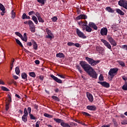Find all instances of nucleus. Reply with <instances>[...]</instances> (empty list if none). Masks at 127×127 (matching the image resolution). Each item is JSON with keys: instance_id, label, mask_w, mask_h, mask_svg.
I'll use <instances>...</instances> for the list:
<instances>
[{"instance_id": "cd10ccee", "label": "nucleus", "mask_w": 127, "mask_h": 127, "mask_svg": "<svg viewBox=\"0 0 127 127\" xmlns=\"http://www.w3.org/2000/svg\"><path fill=\"white\" fill-rule=\"evenodd\" d=\"M54 120L55 121V122H56V123H58V124H61V123L63 122V120L60 119H56V118H54Z\"/></svg>"}, {"instance_id": "3c124183", "label": "nucleus", "mask_w": 127, "mask_h": 127, "mask_svg": "<svg viewBox=\"0 0 127 127\" xmlns=\"http://www.w3.org/2000/svg\"><path fill=\"white\" fill-rule=\"evenodd\" d=\"M35 15H36V16H37V18L41 17V15L40 14V13L39 12H36V13H35Z\"/></svg>"}, {"instance_id": "c85d7f7f", "label": "nucleus", "mask_w": 127, "mask_h": 127, "mask_svg": "<svg viewBox=\"0 0 127 127\" xmlns=\"http://www.w3.org/2000/svg\"><path fill=\"white\" fill-rule=\"evenodd\" d=\"M29 75L30 77H32V78H35V77H36V74H35L34 72H29Z\"/></svg>"}, {"instance_id": "6e6d98bb", "label": "nucleus", "mask_w": 127, "mask_h": 127, "mask_svg": "<svg viewBox=\"0 0 127 127\" xmlns=\"http://www.w3.org/2000/svg\"><path fill=\"white\" fill-rule=\"evenodd\" d=\"M121 125H127V120H123L121 122Z\"/></svg>"}, {"instance_id": "de8ad7c7", "label": "nucleus", "mask_w": 127, "mask_h": 127, "mask_svg": "<svg viewBox=\"0 0 127 127\" xmlns=\"http://www.w3.org/2000/svg\"><path fill=\"white\" fill-rule=\"evenodd\" d=\"M99 81H104V76H103V74H100L99 77Z\"/></svg>"}, {"instance_id": "b1692460", "label": "nucleus", "mask_w": 127, "mask_h": 127, "mask_svg": "<svg viewBox=\"0 0 127 127\" xmlns=\"http://www.w3.org/2000/svg\"><path fill=\"white\" fill-rule=\"evenodd\" d=\"M106 10L108 11V12H111L112 13H114V12H115V10L110 6L107 7L106 8Z\"/></svg>"}, {"instance_id": "e433bc0d", "label": "nucleus", "mask_w": 127, "mask_h": 127, "mask_svg": "<svg viewBox=\"0 0 127 127\" xmlns=\"http://www.w3.org/2000/svg\"><path fill=\"white\" fill-rule=\"evenodd\" d=\"M11 18L14 19L15 18V12L13 10L11 11Z\"/></svg>"}, {"instance_id": "423d86ee", "label": "nucleus", "mask_w": 127, "mask_h": 127, "mask_svg": "<svg viewBox=\"0 0 127 127\" xmlns=\"http://www.w3.org/2000/svg\"><path fill=\"white\" fill-rule=\"evenodd\" d=\"M118 4L120 6H122L124 8L127 9V1L126 0H120L118 2Z\"/></svg>"}, {"instance_id": "864d4df0", "label": "nucleus", "mask_w": 127, "mask_h": 127, "mask_svg": "<svg viewBox=\"0 0 127 127\" xmlns=\"http://www.w3.org/2000/svg\"><path fill=\"white\" fill-rule=\"evenodd\" d=\"M20 38L23 41H25V42H27V39L24 38V37H23V36L22 35Z\"/></svg>"}, {"instance_id": "79ce46f5", "label": "nucleus", "mask_w": 127, "mask_h": 127, "mask_svg": "<svg viewBox=\"0 0 127 127\" xmlns=\"http://www.w3.org/2000/svg\"><path fill=\"white\" fill-rule=\"evenodd\" d=\"M13 60L11 61V64H10V69L11 70H12V67H13V64L14 63V62L15 60L14 59H12Z\"/></svg>"}, {"instance_id": "58836bf2", "label": "nucleus", "mask_w": 127, "mask_h": 127, "mask_svg": "<svg viewBox=\"0 0 127 127\" xmlns=\"http://www.w3.org/2000/svg\"><path fill=\"white\" fill-rule=\"evenodd\" d=\"M1 90H2V91H5V92H9V89H8V88H7L4 86H1Z\"/></svg>"}, {"instance_id": "393cba45", "label": "nucleus", "mask_w": 127, "mask_h": 127, "mask_svg": "<svg viewBox=\"0 0 127 127\" xmlns=\"http://www.w3.org/2000/svg\"><path fill=\"white\" fill-rule=\"evenodd\" d=\"M61 126H62V127H71V126L69 125L68 123H65V122H63V123H61Z\"/></svg>"}, {"instance_id": "ea45409f", "label": "nucleus", "mask_w": 127, "mask_h": 127, "mask_svg": "<svg viewBox=\"0 0 127 127\" xmlns=\"http://www.w3.org/2000/svg\"><path fill=\"white\" fill-rule=\"evenodd\" d=\"M38 20H39V22L41 23H44V19H43L41 16L38 18Z\"/></svg>"}, {"instance_id": "ddd939ff", "label": "nucleus", "mask_w": 127, "mask_h": 127, "mask_svg": "<svg viewBox=\"0 0 127 127\" xmlns=\"http://www.w3.org/2000/svg\"><path fill=\"white\" fill-rule=\"evenodd\" d=\"M24 24H28L29 26V28H30L31 27H33L34 26H35L34 25V23H33V22H32V21H31V20H29L28 21H24Z\"/></svg>"}, {"instance_id": "f3484780", "label": "nucleus", "mask_w": 127, "mask_h": 127, "mask_svg": "<svg viewBox=\"0 0 127 127\" xmlns=\"http://www.w3.org/2000/svg\"><path fill=\"white\" fill-rule=\"evenodd\" d=\"M77 20H80V19H87V15L85 14H80L76 17Z\"/></svg>"}, {"instance_id": "603ef678", "label": "nucleus", "mask_w": 127, "mask_h": 127, "mask_svg": "<svg viewBox=\"0 0 127 127\" xmlns=\"http://www.w3.org/2000/svg\"><path fill=\"white\" fill-rule=\"evenodd\" d=\"M74 43L71 42H68L67 43V45L68 46H74Z\"/></svg>"}, {"instance_id": "2eb2a0df", "label": "nucleus", "mask_w": 127, "mask_h": 127, "mask_svg": "<svg viewBox=\"0 0 127 127\" xmlns=\"http://www.w3.org/2000/svg\"><path fill=\"white\" fill-rule=\"evenodd\" d=\"M86 96L89 102H91V103H92V102L94 101V97H93V95L90 93V92H86Z\"/></svg>"}, {"instance_id": "f03ea898", "label": "nucleus", "mask_w": 127, "mask_h": 127, "mask_svg": "<svg viewBox=\"0 0 127 127\" xmlns=\"http://www.w3.org/2000/svg\"><path fill=\"white\" fill-rule=\"evenodd\" d=\"M85 60L89 64H90L91 66H96L98 63H100V61H95L94 59L89 57H86Z\"/></svg>"}, {"instance_id": "1a4fd4ad", "label": "nucleus", "mask_w": 127, "mask_h": 127, "mask_svg": "<svg viewBox=\"0 0 127 127\" xmlns=\"http://www.w3.org/2000/svg\"><path fill=\"white\" fill-rule=\"evenodd\" d=\"M101 42H102L104 44L105 46L107 47L108 49H110V50L112 49V46H111V44H110V43L107 42V40L101 39Z\"/></svg>"}, {"instance_id": "f8f14e48", "label": "nucleus", "mask_w": 127, "mask_h": 127, "mask_svg": "<svg viewBox=\"0 0 127 127\" xmlns=\"http://www.w3.org/2000/svg\"><path fill=\"white\" fill-rule=\"evenodd\" d=\"M97 83L98 84H100L103 87H104L105 88H109L110 87V83H107L106 81H98Z\"/></svg>"}, {"instance_id": "0eeeda50", "label": "nucleus", "mask_w": 127, "mask_h": 127, "mask_svg": "<svg viewBox=\"0 0 127 127\" xmlns=\"http://www.w3.org/2000/svg\"><path fill=\"white\" fill-rule=\"evenodd\" d=\"M108 39L111 45H113V46H117V42H116V41L113 37H112V36H109L108 37Z\"/></svg>"}, {"instance_id": "bb28decb", "label": "nucleus", "mask_w": 127, "mask_h": 127, "mask_svg": "<svg viewBox=\"0 0 127 127\" xmlns=\"http://www.w3.org/2000/svg\"><path fill=\"white\" fill-rule=\"evenodd\" d=\"M27 117H28V115H23L22 117V121H23L24 123L27 122Z\"/></svg>"}, {"instance_id": "2f4dec72", "label": "nucleus", "mask_w": 127, "mask_h": 127, "mask_svg": "<svg viewBox=\"0 0 127 127\" xmlns=\"http://www.w3.org/2000/svg\"><path fill=\"white\" fill-rule=\"evenodd\" d=\"M44 116V117H46V118H49V119H52V118H53V116L47 113H45Z\"/></svg>"}, {"instance_id": "6e6552de", "label": "nucleus", "mask_w": 127, "mask_h": 127, "mask_svg": "<svg viewBox=\"0 0 127 127\" xmlns=\"http://www.w3.org/2000/svg\"><path fill=\"white\" fill-rule=\"evenodd\" d=\"M76 34H77L78 36H79V37H80L81 38H87V37H86V36H85V35H84V33L80 31V30L78 28L76 29Z\"/></svg>"}, {"instance_id": "052dcab7", "label": "nucleus", "mask_w": 127, "mask_h": 127, "mask_svg": "<svg viewBox=\"0 0 127 127\" xmlns=\"http://www.w3.org/2000/svg\"><path fill=\"white\" fill-rule=\"evenodd\" d=\"M123 80H124V81H125V83H127V77L125 75L123 76L122 77Z\"/></svg>"}, {"instance_id": "473e14b6", "label": "nucleus", "mask_w": 127, "mask_h": 127, "mask_svg": "<svg viewBox=\"0 0 127 127\" xmlns=\"http://www.w3.org/2000/svg\"><path fill=\"white\" fill-rule=\"evenodd\" d=\"M86 31L87 32H92V28L89 27V26H86Z\"/></svg>"}, {"instance_id": "39448f33", "label": "nucleus", "mask_w": 127, "mask_h": 127, "mask_svg": "<svg viewBox=\"0 0 127 127\" xmlns=\"http://www.w3.org/2000/svg\"><path fill=\"white\" fill-rule=\"evenodd\" d=\"M46 32L48 35L46 36L47 38L49 39H54V35H53V33L48 28H46Z\"/></svg>"}, {"instance_id": "774afa93", "label": "nucleus", "mask_w": 127, "mask_h": 127, "mask_svg": "<svg viewBox=\"0 0 127 127\" xmlns=\"http://www.w3.org/2000/svg\"><path fill=\"white\" fill-rule=\"evenodd\" d=\"M111 127L110 124L108 125H104L102 126L101 127Z\"/></svg>"}, {"instance_id": "4d7b16f0", "label": "nucleus", "mask_w": 127, "mask_h": 127, "mask_svg": "<svg viewBox=\"0 0 127 127\" xmlns=\"http://www.w3.org/2000/svg\"><path fill=\"white\" fill-rule=\"evenodd\" d=\"M15 34L16 35H17V36H19V37H20L21 36H22V35L21 34H20V33L18 32H16L15 33Z\"/></svg>"}, {"instance_id": "c9c22d12", "label": "nucleus", "mask_w": 127, "mask_h": 127, "mask_svg": "<svg viewBox=\"0 0 127 127\" xmlns=\"http://www.w3.org/2000/svg\"><path fill=\"white\" fill-rule=\"evenodd\" d=\"M118 63L119 65H121L122 67H125L126 66V64L122 61H119Z\"/></svg>"}, {"instance_id": "a18cd8bd", "label": "nucleus", "mask_w": 127, "mask_h": 127, "mask_svg": "<svg viewBox=\"0 0 127 127\" xmlns=\"http://www.w3.org/2000/svg\"><path fill=\"white\" fill-rule=\"evenodd\" d=\"M24 115L28 116V112H27V109L26 108L24 109Z\"/></svg>"}, {"instance_id": "69168bd1", "label": "nucleus", "mask_w": 127, "mask_h": 127, "mask_svg": "<svg viewBox=\"0 0 127 127\" xmlns=\"http://www.w3.org/2000/svg\"><path fill=\"white\" fill-rule=\"evenodd\" d=\"M74 46H75L76 47H77V48H79V47H80V44L79 43H74Z\"/></svg>"}, {"instance_id": "4be33fe9", "label": "nucleus", "mask_w": 127, "mask_h": 127, "mask_svg": "<svg viewBox=\"0 0 127 127\" xmlns=\"http://www.w3.org/2000/svg\"><path fill=\"white\" fill-rule=\"evenodd\" d=\"M116 12L120 14V15H125V12H124L122 10L120 9L119 8L116 9Z\"/></svg>"}, {"instance_id": "8fccbe9b", "label": "nucleus", "mask_w": 127, "mask_h": 127, "mask_svg": "<svg viewBox=\"0 0 127 127\" xmlns=\"http://www.w3.org/2000/svg\"><path fill=\"white\" fill-rule=\"evenodd\" d=\"M30 118L31 120H36V118L33 116V115L30 114Z\"/></svg>"}, {"instance_id": "4c0bfd02", "label": "nucleus", "mask_w": 127, "mask_h": 127, "mask_svg": "<svg viewBox=\"0 0 127 127\" xmlns=\"http://www.w3.org/2000/svg\"><path fill=\"white\" fill-rule=\"evenodd\" d=\"M81 114H82V115H83V116H85L86 117H91V114H90L87 112H82L81 113Z\"/></svg>"}, {"instance_id": "f257e3e1", "label": "nucleus", "mask_w": 127, "mask_h": 127, "mask_svg": "<svg viewBox=\"0 0 127 127\" xmlns=\"http://www.w3.org/2000/svg\"><path fill=\"white\" fill-rule=\"evenodd\" d=\"M79 64L90 77L95 79L98 78V73H97L94 68L88 64L87 62L81 61L80 62Z\"/></svg>"}, {"instance_id": "c756f323", "label": "nucleus", "mask_w": 127, "mask_h": 127, "mask_svg": "<svg viewBox=\"0 0 127 127\" xmlns=\"http://www.w3.org/2000/svg\"><path fill=\"white\" fill-rule=\"evenodd\" d=\"M15 71L17 75H19V74L20 73V69H19V67H16Z\"/></svg>"}, {"instance_id": "13d9d810", "label": "nucleus", "mask_w": 127, "mask_h": 127, "mask_svg": "<svg viewBox=\"0 0 127 127\" xmlns=\"http://www.w3.org/2000/svg\"><path fill=\"white\" fill-rule=\"evenodd\" d=\"M32 14H35V12L34 11H31L28 13L29 15H32Z\"/></svg>"}, {"instance_id": "5fc2aeb1", "label": "nucleus", "mask_w": 127, "mask_h": 127, "mask_svg": "<svg viewBox=\"0 0 127 127\" xmlns=\"http://www.w3.org/2000/svg\"><path fill=\"white\" fill-rule=\"evenodd\" d=\"M88 22L87 21L85 20L84 22L83 23V24L82 25V26H88Z\"/></svg>"}, {"instance_id": "4468645a", "label": "nucleus", "mask_w": 127, "mask_h": 127, "mask_svg": "<svg viewBox=\"0 0 127 127\" xmlns=\"http://www.w3.org/2000/svg\"><path fill=\"white\" fill-rule=\"evenodd\" d=\"M90 28H93L94 30H98V27L94 22H90L88 24Z\"/></svg>"}, {"instance_id": "37998d69", "label": "nucleus", "mask_w": 127, "mask_h": 127, "mask_svg": "<svg viewBox=\"0 0 127 127\" xmlns=\"http://www.w3.org/2000/svg\"><path fill=\"white\" fill-rule=\"evenodd\" d=\"M30 31L32 32L33 33H34L35 32V26H34V27H31V28H29Z\"/></svg>"}, {"instance_id": "09e8293b", "label": "nucleus", "mask_w": 127, "mask_h": 127, "mask_svg": "<svg viewBox=\"0 0 127 127\" xmlns=\"http://www.w3.org/2000/svg\"><path fill=\"white\" fill-rule=\"evenodd\" d=\"M27 18V16L26 15V14L25 13H24L22 16V19H26Z\"/></svg>"}, {"instance_id": "20e7f679", "label": "nucleus", "mask_w": 127, "mask_h": 127, "mask_svg": "<svg viewBox=\"0 0 127 127\" xmlns=\"http://www.w3.org/2000/svg\"><path fill=\"white\" fill-rule=\"evenodd\" d=\"M8 98L6 99L5 100V110L6 111L9 109V104L12 102L11 100V96L9 94H7Z\"/></svg>"}, {"instance_id": "412c9836", "label": "nucleus", "mask_w": 127, "mask_h": 127, "mask_svg": "<svg viewBox=\"0 0 127 127\" xmlns=\"http://www.w3.org/2000/svg\"><path fill=\"white\" fill-rule=\"evenodd\" d=\"M0 10L2 11V12L3 13H5V7H4V6L0 3Z\"/></svg>"}, {"instance_id": "a19ab883", "label": "nucleus", "mask_w": 127, "mask_h": 127, "mask_svg": "<svg viewBox=\"0 0 127 127\" xmlns=\"http://www.w3.org/2000/svg\"><path fill=\"white\" fill-rule=\"evenodd\" d=\"M52 99H53V100H55V101H57L58 102L60 101V99H59V98L57 97V96H52Z\"/></svg>"}, {"instance_id": "7ed1b4c3", "label": "nucleus", "mask_w": 127, "mask_h": 127, "mask_svg": "<svg viewBox=\"0 0 127 127\" xmlns=\"http://www.w3.org/2000/svg\"><path fill=\"white\" fill-rule=\"evenodd\" d=\"M118 71H119V68H111L108 73L109 76H110L111 78L113 79V78H114V77H115L116 75L118 74Z\"/></svg>"}, {"instance_id": "7c9ffc66", "label": "nucleus", "mask_w": 127, "mask_h": 127, "mask_svg": "<svg viewBox=\"0 0 127 127\" xmlns=\"http://www.w3.org/2000/svg\"><path fill=\"white\" fill-rule=\"evenodd\" d=\"M15 41H16L17 44H18V45H19V46H20V47H22V48H23V45H22V44L21 43V42H20V41H19V40L16 39Z\"/></svg>"}, {"instance_id": "0e129e2a", "label": "nucleus", "mask_w": 127, "mask_h": 127, "mask_svg": "<svg viewBox=\"0 0 127 127\" xmlns=\"http://www.w3.org/2000/svg\"><path fill=\"white\" fill-rule=\"evenodd\" d=\"M35 63L37 65H39V64H40V62L39 61V60H36V61H35Z\"/></svg>"}, {"instance_id": "680f3d73", "label": "nucleus", "mask_w": 127, "mask_h": 127, "mask_svg": "<svg viewBox=\"0 0 127 127\" xmlns=\"http://www.w3.org/2000/svg\"><path fill=\"white\" fill-rule=\"evenodd\" d=\"M32 44H33L32 42V43H31V42H28L27 43V46H30V47L32 46Z\"/></svg>"}, {"instance_id": "338daca9", "label": "nucleus", "mask_w": 127, "mask_h": 127, "mask_svg": "<svg viewBox=\"0 0 127 127\" xmlns=\"http://www.w3.org/2000/svg\"><path fill=\"white\" fill-rule=\"evenodd\" d=\"M122 48H123V49H126V50H127V45H124L122 46Z\"/></svg>"}, {"instance_id": "6ab92c4d", "label": "nucleus", "mask_w": 127, "mask_h": 127, "mask_svg": "<svg viewBox=\"0 0 127 127\" xmlns=\"http://www.w3.org/2000/svg\"><path fill=\"white\" fill-rule=\"evenodd\" d=\"M32 42L33 43V49L35 50H37V48H38V46L37 45V43L34 40H32Z\"/></svg>"}, {"instance_id": "bf43d9fd", "label": "nucleus", "mask_w": 127, "mask_h": 127, "mask_svg": "<svg viewBox=\"0 0 127 127\" xmlns=\"http://www.w3.org/2000/svg\"><path fill=\"white\" fill-rule=\"evenodd\" d=\"M39 125H40V121H38L36 123V127H39Z\"/></svg>"}, {"instance_id": "f704fd0d", "label": "nucleus", "mask_w": 127, "mask_h": 127, "mask_svg": "<svg viewBox=\"0 0 127 127\" xmlns=\"http://www.w3.org/2000/svg\"><path fill=\"white\" fill-rule=\"evenodd\" d=\"M122 89L124 91H127V82H125V84H124V85L122 87Z\"/></svg>"}, {"instance_id": "9b49d317", "label": "nucleus", "mask_w": 127, "mask_h": 127, "mask_svg": "<svg viewBox=\"0 0 127 127\" xmlns=\"http://www.w3.org/2000/svg\"><path fill=\"white\" fill-rule=\"evenodd\" d=\"M100 34L102 36H105L108 34V29L106 27L101 29Z\"/></svg>"}, {"instance_id": "a211bd4d", "label": "nucleus", "mask_w": 127, "mask_h": 127, "mask_svg": "<svg viewBox=\"0 0 127 127\" xmlns=\"http://www.w3.org/2000/svg\"><path fill=\"white\" fill-rule=\"evenodd\" d=\"M96 51H98L99 53H103V52H104V48L101 47H96Z\"/></svg>"}, {"instance_id": "9d476101", "label": "nucleus", "mask_w": 127, "mask_h": 127, "mask_svg": "<svg viewBox=\"0 0 127 127\" xmlns=\"http://www.w3.org/2000/svg\"><path fill=\"white\" fill-rule=\"evenodd\" d=\"M51 78H52L54 81L57 82V83H59V84H62V80L58 78L57 77L54 76L53 74L51 75Z\"/></svg>"}, {"instance_id": "a878e982", "label": "nucleus", "mask_w": 127, "mask_h": 127, "mask_svg": "<svg viewBox=\"0 0 127 127\" xmlns=\"http://www.w3.org/2000/svg\"><path fill=\"white\" fill-rule=\"evenodd\" d=\"M37 17L35 16H33L32 17V20L35 22L36 24H38V20L37 19Z\"/></svg>"}, {"instance_id": "72a5a7b5", "label": "nucleus", "mask_w": 127, "mask_h": 127, "mask_svg": "<svg viewBox=\"0 0 127 127\" xmlns=\"http://www.w3.org/2000/svg\"><path fill=\"white\" fill-rule=\"evenodd\" d=\"M38 2L41 3V5H44L45 4V0H37Z\"/></svg>"}, {"instance_id": "c03bdc74", "label": "nucleus", "mask_w": 127, "mask_h": 127, "mask_svg": "<svg viewBox=\"0 0 127 127\" xmlns=\"http://www.w3.org/2000/svg\"><path fill=\"white\" fill-rule=\"evenodd\" d=\"M53 22H56L58 19V18H57L56 16H54L51 18Z\"/></svg>"}, {"instance_id": "5701e85b", "label": "nucleus", "mask_w": 127, "mask_h": 127, "mask_svg": "<svg viewBox=\"0 0 127 127\" xmlns=\"http://www.w3.org/2000/svg\"><path fill=\"white\" fill-rule=\"evenodd\" d=\"M21 77L23 79V80H26V81H27V74L25 72H23L21 73Z\"/></svg>"}, {"instance_id": "49530a36", "label": "nucleus", "mask_w": 127, "mask_h": 127, "mask_svg": "<svg viewBox=\"0 0 127 127\" xmlns=\"http://www.w3.org/2000/svg\"><path fill=\"white\" fill-rule=\"evenodd\" d=\"M76 68L80 73H83V71H82L81 67L79 65H77Z\"/></svg>"}, {"instance_id": "aec40b11", "label": "nucleus", "mask_w": 127, "mask_h": 127, "mask_svg": "<svg viewBox=\"0 0 127 127\" xmlns=\"http://www.w3.org/2000/svg\"><path fill=\"white\" fill-rule=\"evenodd\" d=\"M56 57H58V58H64V57H65V55L62 53H59L57 54Z\"/></svg>"}, {"instance_id": "dca6fc26", "label": "nucleus", "mask_w": 127, "mask_h": 127, "mask_svg": "<svg viewBox=\"0 0 127 127\" xmlns=\"http://www.w3.org/2000/svg\"><path fill=\"white\" fill-rule=\"evenodd\" d=\"M87 110H88L89 111H96L97 107L95 105H88L86 107Z\"/></svg>"}, {"instance_id": "e2e57ef3", "label": "nucleus", "mask_w": 127, "mask_h": 127, "mask_svg": "<svg viewBox=\"0 0 127 127\" xmlns=\"http://www.w3.org/2000/svg\"><path fill=\"white\" fill-rule=\"evenodd\" d=\"M27 111H28L29 115L31 114V108L28 107L27 109Z\"/></svg>"}]
</instances>
